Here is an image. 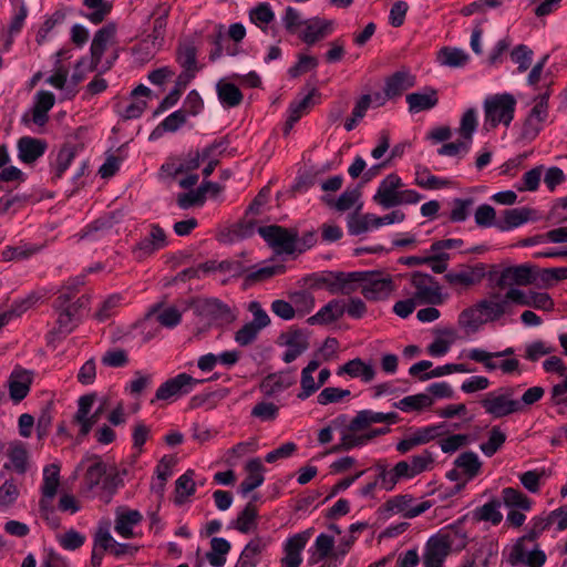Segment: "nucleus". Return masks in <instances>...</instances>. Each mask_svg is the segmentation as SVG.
I'll return each mask as SVG.
<instances>
[{
	"label": "nucleus",
	"mask_w": 567,
	"mask_h": 567,
	"mask_svg": "<svg viewBox=\"0 0 567 567\" xmlns=\"http://www.w3.org/2000/svg\"><path fill=\"white\" fill-rule=\"evenodd\" d=\"M505 441L506 434L495 425L488 432V440L480 445V450L485 456L492 457L501 450Z\"/></svg>",
	"instance_id": "nucleus-50"
},
{
	"label": "nucleus",
	"mask_w": 567,
	"mask_h": 567,
	"mask_svg": "<svg viewBox=\"0 0 567 567\" xmlns=\"http://www.w3.org/2000/svg\"><path fill=\"white\" fill-rule=\"evenodd\" d=\"M409 112L416 114L423 111H430L439 104L437 90L432 86H425L422 91L409 93L405 96Z\"/></svg>",
	"instance_id": "nucleus-19"
},
{
	"label": "nucleus",
	"mask_w": 567,
	"mask_h": 567,
	"mask_svg": "<svg viewBox=\"0 0 567 567\" xmlns=\"http://www.w3.org/2000/svg\"><path fill=\"white\" fill-rule=\"evenodd\" d=\"M257 499L258 496L254 495L252 501L248 502L243 511L238 513L236 519L231 522L233 528L241 534H248L257 527L258 509L254 504Z\"/></svg>",
	"instance_id": "nucleus-26"
},
{
	"label": "nucleus",
	"mask_w": 567,
	"mask_h": 567,
	"mask_svg": "<svg viewBox=\"0 0 567 567\" xmlns=\"http://www.w3.org/2000/svg\"><path fill=\"white\" fill-rule=\"evenodd\" d=\"M84 462H91L85 471L83 482L86 488L92 491L100 484L102 485L103 478L106 474V464L102 461L101 456L95 454L86 456L82 460L81 464Z\"/></svg>",
	"instance_id": "nucleus-24"
},
{
	"label": "nucleus",
	"mask_w": 567,
	"mask_h": 567,
	"mask_svg": "<svg viewBox=\"0 0 567 567\" xmlns=\"http://www.w3.org/2000/svg\"><path fill=\"white\" fill-rule=\"evenodd\" d=\"M518 386H501L491 391L480 401L484 411L494 419H501L519 413L518 400L514 399Z\"/></svg>",
	"instance_id": "nucleus-3"
},
{
	"label": "nucleus",
	"mask_w": 567,
	"mask_h": 567,
	"mask_svg": "<svg viewBox=\"0 0 567 567\" xmlns=\"http://www.w3.org/2000/svg\"><path fill=\"white\" fill-rule=\"evenodd\" d=\"M508 301L509 299H506V297L501 301H493L488 299L478 301V307L482 309L485 323L501 319V317L507 311L509 306Z\"/></svg>",
	"instance_id": "nucleus-45"
},
{
	"label": "nucleus",
	"mask_w": 567,
	"mask_h": 567,
	"mask_svg": "<svg viewBox=\"0 0 567 567\" xmlns=\"http://www.w3.org/2000/svg\"><path fill=\"white\" fill-rule=\"evenodd\" d=\"M60 465L55 463L49 464L43 468L41 492L44 498L53 499L56 495L60 484Z\"/></svg>",
	"instance_id": "nucleus-38"
},
{
	"label": "nucleus",
	"mask_w": 567,
	"mask_h": 567,
	"mask_svg": "<svg viewBox=\"0 0 567 567\" xmlns=\"http://www.w3.org/2000/svg\"><path fill=\"white\" fill-rule=\"evenodd\" d=\"M320 362L318 360H311L301 371V391L298 393L297 398L300 400H306L310 395L317 392L320 388L318 383L315 382L312 373L319 368Z\"/></svg>",
	"instance_id": "nucleus-39"
},
{
	"label": "nucleus",
	"mask_w": 567,
	"mask_h": 567,
	"mask_svg": "<svg viewBox=\"0 0 567 567\" xmlns=\"http://www.w3.org/2000/svg\"><path fill=\"white\" fill-rule=\"evenodd\" d=\"M474 219L475 224L481 228L496 227L498 223L494 207L488 204H482L476 208Z\"/></svg>",
	"instance_id": "nucleus-57"
},
{
	"label": "nucleus",
	"mask_w": 567,
	"mask_h": 567,
	"mask_svg": "<svg viewBox=\"0 0 567 567\" xmlns=\"http://www.w3.org/2000/svg\"><path fill=\"white\" fill-rule=\"evenodd\" d=\"M477 127V114L475 109H468L465 111L461 118V124L458 128L460 135L463 137V140L467 141L468 143L472 142L473 134L476 131Z\"/></svg>",
	"instance_id": "nucleus-58"
},
{
	"label": "nucleus",
	"mask_w": 567,
	"mask_h": 567,
	"mask_svg": "<svg viewBox=\"0 0 567 567\" xmlns=\"http://www.w3.org/2000/svg\"><path fill=\"white\" fill-rule=\"evenodd\" d=\"M346 313V305L342 300L332 299L324 305L316 315L307 319V323L329 324L339 320Z\"/></svg>",
	"instance_id": "nucleus-22"
},
{
	"label": "nucleus",
	"mask_w": 567,
	"mask_h": 567,
	"mask_svg": "<svg viewBox=\"0 0 567 567\" xmlns=\"http://www.w3.org/2000/svg\"><path fill=\"white\" fill-rule=\"evenodd\" d=\"M217 95L225 107H236L238 106L244 99V95L238 86H236L234 83L219 81L217 83Z\"/></svg>",
	"instance_id": "nucleus-37"
},
{
	"label": "nucleus",
	"mask_w": 567,
	"mask_h": 567,
	"mask_svg": "<svg viewBox=\"0 0 567 567\" xmlns=\"http://www.w3.org/2000/svg\"><path fill=\"white\" fill-rule=\"evenodd\" d=\"M530 213L532 209L526 207L505 209L502 219H498L496 224V228L501 231L516 228L529 220Z\"/></svg>",
	"instance_id": "nucleus-32"
},
{
	"label": "nucleus",
	"mask_w": 567,
	"mask_h": 567,
	"mask_svg": "<svg viewBox=\"0 0 567 567\" xmlns=\"http://www.w3.org/2000/svg\"><path fill=\"white\" fill-rule=\"evenodd\" d=\"M32 375L27 370H13L9 380V394L14 402L22 401L30 391Z\"/></svg>",
	"instance_id": "nucleus-25"
},
{
	"label": "nucleus",
	"mask_w": 567,
	"mask_h": 567,
	"mask_svg": "<svg viewBox=\"0 0 567 567\" xmlns=\"http://www.w3.org/2000/svg\"><path fill=\"white\" fill-rule=\"evenodd\" d=\"M414 85L415 76L408 70H399L385 79L383 92L386 99L393 100Z\"/></svg>",
	"instance_id": "nucleus-18"
},
{
	"label": "nucleus",
	"mask_w": 567,
	"mask_h": 567,
	"mask_svg": "<svg viewBox=\"0 0 567 567\" xmlns=\"http://www.w3.org/2000/svg\"><path fill=\"white\" fill-rule=\"evenodd\" d=\"M76 155L75 146L71 144L63 145L58 152L55 162L52 163L53 178L60 179L69 168Z\"/></svg>",
	"instance_id": "nucleus-43"
},
{
	"label": "nucleus",
	"mask_w": 567,
	"mask_h": 567,
	"mask_svg": "<svg viewBox=\"0 0 567 567\" xmlns=\"http://www.w3.org/2000/svg\"><path fill=\"white\" fill-rule=\"evenodd\" d=\"M83 6L91 9L90 13H82L93 24L102 23L112 10V4L105 0H83Z\"/></svg>",
	"instance_id": "nucleus-44"
},
{
	"label": "nucleus",
	"mask_w": 567,
	"mask_h": 567,
	"mask_svg": "<svg viewBox=\"0 0 567 567\" xmlns=\"http://www.w3.org/2000/svg\"><path fill=\"white\" fill-rule=\"evenodd\" d=\"M277 343L288 348L282 355V360L286 363H291L309 348L308 336L302 329L296 327H291L288 331L281 332Z\"/></svg>",
	"instance_id": "nucleus-10"
},
{
	"label": "nucleus",
	"mask_w": 567,
	"mask_h": 567,
	"mask_svg": "<svg viewBox=\"0 0 567 567\" xmlns=\"http://www.w3.org/2000/svg\"><path fill=\"white\" fill-rule=\"evenodd\" d=\"M142 518V514L136 509L118 514L115 519V532L124 538H131L134 535L133 526L141 523Z\"/></svg>",
	"instance_id": "nucleus-40"
},
{
	"label": "nucleus",
	"mask_w": 567,
	"mask_h": 567,
	"mask_svg": "<svg viewBox=\"0 0 567 567\" xmlns=\"http://www.w3.org/2000/svg\"><path fill=\"white\" fill-rule=\"evenodd\" d=\"M516 99L511 93L489 95L484 100V124L489 128H496L499 124L508 127L514 118Z\"/></svg>",
	"instance_id": "nucleus-2"
},
{
	"label": "nucleus",
	"mask_w": 567,
	"mask_h": 567,
	"mask_svg": "<svg viewBox=\"0 0 567 567\" xmlns=\"http://www.w3.org/2000/svg\"><path fill=\"white\" fill-rule=\"evenodd\" d=\"M115 34L116 25L112 22L103 25L95 32L90 48L91 62L87 69L89 72H93L97 69L107 44L113 42Z\"/></svg>",
	"instance_id": "nucleus-13"
},
{
	"label": "nucleus",
	"mask_w": 567,
	"mask_h": 567,
	"mask_svg": "<svg viewBox=\"0 0 567 567\" xmlns=\"http://www.w3.org/2000/svg\"><path fill=\"white\" fill-rule=\"evenodd\" d=\"M441 532L451 539V550L460 553L468 544L466 533L460 529L455 524L442 528Z\"/></svg>",
	"instance_id": "nucleus-60"
},
{
	"label": "nucleus",
	"mask_w": 567,
	"mask_h": 567,
	"mask_svg": "<svg viewBox=\"0 0 567 567\" xmlns=\"http://www.w3.org/2000/svg\"><path fill=\"white\" fill-rule=\"evenodd\" d=\"M245 468L247 471V476L239 484V492L243 495H247L248 493L252 492L254 489L262 485L265 481V466L262 465L260 458L256 457L248 461Z\"/></svg>",
	"instance_id": "nucleus-23"
},
{
	"label": "nucleus",
	"mask_w": 567,
	"mask_h": 567,
	"mask_svg": "<svg viewBox=\"0 0 567 567\" xmlns=\"http://www.w3.org/2000/svg\"><path fill=\"white\" fill-rule=\"evenodd\" d=\"M265 549V544L260 537H256L244 547L235 567H257L259 556Z\"/></svg>",
	"instance_id": "nucleus-34"
},
{
	"label": "nucleus",
	"mask_w": 567,
	"mask_h": 567,
	"mask_svg": "<svg viewBox=\"0 0 567 567\" xmlns=\"http://www.w3.org/2000/svg\"><path fill=\"white\" fill-rule=\"evenodd\" d=\"M200 312L215 319H229L231 317L230 308L216 298L204 300L200 305Z\"/></svg>",
	"instance_id": "nucleus-54"
},
{
	"label": "nucleus",
	"mask_w": 567,
	"mask_h": 567,
	"mask_svg": "<svg viewBox=\"0 0 567 567\" xmlns=\"http://www.w3.org/2000/svg\"><path fill=\"white\" fill-rule=\"evenodd\" d=\"M359 275L351 286L353 292L360 289L362 296L368 301H381L390 297L395 289V285L390 276H383L375 271H350Z\"/></svg>",
	"instance_id": "nucleus-1"
},
{
	"label": "nucleus",
	"mask_w": 567,
	"mask_h": 567,
	"mask_svg": "<svg viewBox=\"0 0 567 567\" xmlns=\"http://www.w3.org/2000/svg\"><path fill=\"white\" fill-rule=\"evenodd\" d=\"M403 187L402 179L396 174H389L383 178L373 195V202L384 209L396 207L400 188Z\"/></svg>",
	"instance_id": "nucleus-14"
},
{
	"label": "nucleus",
	"mask_w": 567,
	"mask_h": 567,
	"mask_svg": "<svg viewBox=\"0 0 567 567\" xmlns=\"http://www.w3.org/2000/svg\"><path fill=\"white\" fill-rule=\"evenodd\" d=\"M258 234L270 248H296L298 229L279 225H267L258 228Z\"/></svg>",
	"instance_id": "nucleus-8"
},
{
	"label": "nucleus",
	"mask_w": 567,
	"mask_h": 567,
	"mask_svg": "<svg viewBox=\"0 0 567 567\" xmlns=\"http://www.w3.org/2000/svg\"><path fill=\"white\" fill-rule=\"evenodd\" d=\"M18 157L24 164H32L40 158L48 148L44 140L22 136L18 140Z\"/></svg>",
	"instance_id": "nucleus-20"
},
{
	"label": "nucleus",
	"mask_w": 567,
	"mask_h": 567,
	"mask_svg": "<svg viewBox=\"0 0 567 567\" xmlns=\"http://www.w3.org/2000/svg\"><path fill=\"white\" fill-rule=\"evenodd\" d=\"M503 503L511 508H519L522 511H529L532 508V501L522 491L514 487H505L502 491Z\"/></svg>",
	"instance_id": "nucleus-46"
},
{
	"label": "nucleus",
	"mask_w": 567,
	"mask_h": 567,
	"mask_svg": "<svg viewBox=\"0 0 567 567\" xmlns=\"http://www.w3.org/2000/svg\"><path fill=\"white\" fill-rule=\"evenodd\" d=\"M456 468H461L468 480L476 477L482 468V462L478 455L473 451L461 453L454 461Z\"/></svg>",
	"instance_id": "nucleus-42"
},
{
	"label": "nucleus",
	"mask_w": 567,
	"mask_h": 567,
	"mask_svg": "<svg viewBox=\"0 0 567 567\" xmlns=\"http://www.w3.org/2000/svg\"><path fill=\"white\" fill-rule=\"evenodd\" d=\"M357 276L343 271L313 272L305 278V282L311 289L326 288L331 295H351V284L355 281Z\"/></svg>",
	"instance_id": "nucleus-4"
},
{
	"label": "nucleus",
	"mask_w": 567,
	"mask_h": 567,
	"mask_svg": "<svg viewBox=\"0 0 567 567\" xmlns=\"http://www.w3.org/2000/svg\"><path fill=\"white\" fill-rule=\"evenodd\" d=\"M501 505L502 502L498 498L494 497L484 505L476 507L473 511V518L476 522H489L494 526H496L501 524V522L503 520V515L499 512Z\"/></svg>",
	"instance_id": "nucleus-35"
},
{
	"label": "nucleus",
	"mask_w": 567,
	"mask_h": 567,
	"mask_svg": "<svg viewBox=\"0 0 567 567\" xmlns=\"http://www.w3.org/2000/svg\"><path fill=\"white\" fill-rule=\"evenodd\" d=\"M281 20L286 31L290 34H295L298 29L302 25L305 27V22H307V20L302 19L301 13L292 7L285 9Z\"/></svg>",
	"instance_id": "nucleus-64"
},
{
	"label": "nucleus",
	"mask_w": 567,
	"mask_h": 567,
	"mask_svg": "<svg viewBox=\"0 0 567 567\" xmlns=\"http://www.w3.org/2000/svg\"><path fill=\"white\" fill-rule=\"evenodd\" d=\"M433 404V399L426 393H417L409 395L394 403L396 409L404 412L420 411L425 408H430Z\"/></svg>",
	"instance_id": "nucleus-48"
},
{
	"label": "nucleus",
	"mask_w": 567,
	"mask_h": 567,
	"mask_svg": "<svg viewBox=\"0 0 567 567\" xmlns=\"http://www.w3.org/2000/svg\"><path fill=\"white\" fill-rule=\"evenodd\" d=\"M176 60L179 65L187 72L188 80L195 78L198 71L197 66V49L193 42L181 43L177 48Z\"/></svg>",
	"instance_id": "nucleus-29"
},
{
	"label": "nucleus",
	"mask_w": 567,
	"mask_h": 567,
	"mask_svg": "<svg viewBox=\"0 0 567 567\" xmlns=\"http://www.w3.org/2000/svg\"><path fill=\"white\" fill-rule=\"evenodd\" d=\"M207 187H214L218 190V188L212 184H200L196 190L179 194L177 196L178 206L183 209H187L192 206L203 205L206 199Z\"/></svg>",
	"instance_id": "nucleus-49"
},
{
	"label": "nucleus",
	"mask_w": 567,
	"mask_h": 567,
	"mask_svg": "<svg viewBox=\"0 0 567 567\" xmlns=\"http://www.w3.org/2000/svg\"><path fill=\"white\" fill-rule=\"evenodd\" d=\"M415 183L416 185L425 189H439L446 187L450 184L449 181L442 179L430 174V172L426 168H423L422 172L420 169L416 171Z\"/></svg>",
	"instance_id": "nucleus-62"
},
{
	"label": "nucleus",
	"mask_w": 567,
	"mask_h": 567,
	"mask_svg": "<svg viewBox=\"0 0 567 567\" xmlns=\"http://www.w3.org/2000/svg\"><path fill=\"white\" fill-rule=\"evenodd\" d=\"M295 383L293 377L285 373H270L260 383V390L268 396L290 388Z\"/></svg>",
	"instance_id": "nucleus-36"
},
{
	"label": "nucleus",
	"mask_w": 567,
	"mask_h": 567,
	"mask_svg": "<svg viewBox=\"0 0 567 567\" xmlns=\"http://www.w3.org/2000/svg\"><path fill=\"white\" fill-rule=\"evenodd\" d=\"M485 266L476 265L458 272H449L445 279L451 285L473 286L480 282L485 277Z\"/></svg>",
	"instance_id": "nucleus-30"
},
{
	"label": "nucleus",
	"mask_w": 567,
	"mask_h": 567,
	"mask_svg": "<svg viewBox=\"0 0 567 567\" xmlns=\"http://www.w3.org/2000/svg\"><path fill=\"white\" fill-rule=\"evenodd\" d=\"M495 281L499 288L511 287L513 285H532L535 284V269L528 265L507 267L501 271Z\"/></svg>",
	"instance_id": "nucleus-15"
},
{
	"label": "nucleus",
	"mask_w": 567,
	"mask_h": 567,
	"mask_svg": "<svg viewBox=\"0 0 567 567\" xmlns=\"http://www.w3.org/2000/svg\"><path fill=\"white\" fill-rule=\"evenodd\" d=\"M371 103V96L365 94L361 96V99L355 103L351 117H348L344 122V128L350 132L352 131L357 124L358 121L361 120L367 110L369 109Z\"/></svg>",
	"instance_id": "nucleus-61"
},
{
	"label": "nucleus",
	"mask_w": 567,
	"mask_h": 567,
	"mask_svg": "<svg viewBox=\"0 0 567 567\" xmlns=\"http://www.w3.org/2000/svg\"><path fill=\"white\" fill-rule=\"evenodd\" d=\"M71 300L72 299L69 298V295H59L52 303V307L58 315L56 330L60 334L66 336L71 333L82 319L81 313L74 308Z\"/></svg>",
	"instance_id": "nucleus-7"
},
{
	"label": "nucleus",
	"mask_w": 567,
	"mask_h": 567,
	"mask_svg": "<svg viewBox=\"0 0 567 567\" xmlns=\"http://www.w3.org/2000/svg\"><path fill=\"white\" fill-rule=\"evenodd\" d=\"M458 323L462 327L470 329L472 332H476L480 327L485 323L482 309L478 307V302L464 309L460 313Z\"/></svg>",
	"instance_id": "nucleus-47"
},
{
	"label": "nucleus",
	"mask_w": 567,
	"mask_h": 567,
	"mask_svg": "<svg viewBox=\"0 0 567 567\" xmlns=\"http://www.w3.org/2000/svg\"><path fill=\"white\" fill-rule=\"evenodd\" d=\"M506 299L519 306L533 307L544 311H551L555 306L551 297L547 292H524L516 288H511L506 292Z\"/></svg>",
	"instance_id": "nucleus-11"
},
{
	"label": "nucleus",
	"mask_w": 567,
	"mask_h": 567,
	"mask_svg": "<svg viewBox=\"0 0 567 567\" xmlns=\"http://www.w3.org/2000/svg\"><path fill=\"white\" fill-rule=\"evenodd\" d=\"M550 526V518L546 517H534L532 520V527L524 536L519 537L515 545L513 546L509 556L507 558V563L511 566H516L524 558V542H534L536 540L543 532H545Z\"/></svg>",
	"instance_id": "nucleus-12"
},
{
	"label": "nucleus",
	"mask_w": 567,
	"mask_h": 567,
	"mask_svg": "<svg viewBox=\"0 0 567 567\" xmlns=\"http://www.w3.org/2000/svg\"><path fill=\"white\" fill-rule=\"evenodd\" d=\"M439 59L443 65L458 68L467 62V55L460 49L443 48L439 53Z\"/></svg>",
	"instance_id": "nucleus-59"
},
{
	"label": "nucleus",
	"mask_w": 567,
	"mask_h": 567,
	"mask_svg": "<svg viewBox=\"0 0 567 567\" xmlns=\"http://www.w3.org/2000/svg\"><path fill=\"white\" fill-rule=\"evenodd\" d=\"M249 19L258 28L266 30V27L275 20V13L267 2H262L250 10Z\"/></svg>",
	"instance_id": "nucleus-56"
},
{
	"label": "nucleus",
	"mask_w": 567,
	"mask_h": 567,
	"mask_svg": "<svg viewBox=\"0 0 567 567\" xmlns=\"http://www.w3.org/2000/svg\"><path fill=\"white\" fill-rule=\"evenodd\" d=\"M451 551V539L440 529L425 544L423 565L425 567H443V563Z\"/></svg>",
	"instance_id": "nucleus-9"
},
{
	"label": "nucleus",
	"mask_w": 567,
	"mask_h": 567,
	"mask_svg": "<svg viewBox=\"0 0 567 567\" xmlns=\"http://www.w3.org/2000/svg\"><path fill=\"white\" fill-rule=\"evenodd\" d=\"M452 209L449 214V220L451 223H463L465 221L474 205V198H454L451 203Z\"/></svg>",
	"instance_id": "nucleus-51"
},
{
	"label": "nucleus",
	"mask_w": 567,
	"mask_h": 567,
	"mask_svg": "<svg viewBox=\"0 0 567 567\" xmlns=\"http://www.w3.org/2000/svg\"><path fill=\"white\" fill-rule=\"evenodd\" d=\"M101 362L110 368H124L128 364V355L124 349H110L101 358Z\"/></svg>",
	"instance_id": "nucleus-63"
},
{
	"label": "nucleus",
	"mask_w": 567,
	"mask_h": 567,
	"mask_svg": "<svg viewBox=\"0 0 567 567\" xmlns=\"http://www.w3.org/2000/svg\"><path fill=\"white\" fill-rule=\"evenodd\" d=\"M203 382L204 380L195 379L185 372L179 373L158 386L154 399L151 400V403H155V401H174L188 394L196 385Z\"/></svg>",
	"instance_id": "nucleus-6"
},
{
	"label": "nucleus",
	"mask_w": 567,
	"mask_h": 567,
	"mask_svg": "<svg viewBox=\"0 0 567 567\" xmlns=\"http://www.w3.org/2000/svg\"><path fill=\"white\" fill-rule=\"evenodd\" d=\"M159 14L154 20L153 30L150 33L148 38L152 39L153 45L161 47L166 32V25H167V17L169 13V8L166 6L158 7Z\"/></svg>",
	"instance_id": "nucleus-53"
},
{
	"label": "nucleus",
	"mask_w": 567,
	"mask_h": 567,
	"mask_svg": "<svg viewBox=\"0 0 567 567\" xmlns=\"http://www.w3.org/2000/svg\"><path fill=\"white\" fill-rule=\"evenodd\" d=\"M340 430H341L340 442L332 445L327 451V454H338V453H342V452H348L355 447H360V446H363L367 444L364 434H357V432L350 431L349 426H347V424L344 426H341Z\"/></svg>",
	"instance_id": "nucleus-31"
},
{
	"label": "nucleus",
	"mask_w": 567,
	"mask_h": 567,
	"mask_svg": "<svg viewBox=\"0 0 567 567\" xmlns=\"http://www.w3.org/2000/svg\"><path fill=\"white\" fill-rule=\"evenodd\" d=\"M230 548L231 545L227 539L213 537L210 540V551L206 554V558L213 567H223Z\"/></svg>",
	"instance_id": "nucleus-41"
},
{
	"label": "nucleus",
	"mask_w": 567,
	"mask_h": 567,
	"mask_svg": "<svg viewBox=\"0 0 567 567\" xmlns=\"http://www.w3.org/2000/svg\"><path fill=\"white\" fill-rule=\"evenodd\" d=\"M547 243L564 244L567 243V226L554 228L545 234L528 236L517 243L518 247H532L545 245Z\"/></svg>",
	"instance_id": "nucleus-28"
},
{
	"label": "nucleus",
	"mask_w": 567,
	"mask_h": 567,
	"mask_svg": "<svg viewBox=\"0 0 567 567\" xmlns=\"http://www.w3.org/2000/svg\"><path fill=\"white\" fill-rule=\"evenodd\" d=\"M303 250H275L274 255L262 266L249 271L246 276L248 282L266 281L286 271L285 262L296 259Z\"/></svg>",
	"instance_id": "nucleus-5"
},
{
	"label": "nucleus",
	"mask_w": 567,
	"mask_h": 567,
	"mask_svg": "<svg viewBox=\"0 0 567 567\" xmlns=\"http://www.w3.org/2000/svg\"><path fill=\"white\" fill-rule=\"evenodd\" d=\"M548 116L549 111L545 109V104L535 103L523 123L520 137L529 142L534 141L542 132Z\"/></svg>",
	"instance_id": "nucleus-16"
},
{
	"label": "nucleus",
	"mask_w": 567,
	"mask_h": 567,
	"mask_svg": "<svg viewBox=\"0 0 567 567\" xmlns=\"http://www.w3.org/2000/svg\"><path fill=\"white\" fill-rule=\"evenodd\" d=\"M55 102L54 94L49 91H39L32 107V121L39 126H43L49 121V111Z\"/></svg>",
	"instance_id": "nucleus-27"
},
{
	"label": "nucleus",
	"mask_w": 567,
	"mask_h": 567,
	"mask_svg": "<svg viewBox=\"0 0 567 567\" xmlns=\"http://www.w3.org/2000/svg\"><path fill=\"white\" fill-rule=\"evenodd\" d=\"M333 545L334 539L332 536H329L323 533L318 535L313 545L315 551L309 557V564H317L319 560H322L326 557H328L333 549Z\"/></svg>",
	"instance_id": "nucleus-52"
},
{
	"label": "nucleus",
	"mask_w": 567,
	"mask_h": 567,
	"mask_svg": "<svg viewBox=\"0 0 567 567\" xmlns=\"http://www.w3.org/2000/svg\"><path fill=\"white\" fill-rule=\"evenodd\" d=\"M334 21L319 17L308 19L305 22V30L300 33V39L308 45H313L323 40L333 32Z\"/></svg>",
	"instance_id": "nucleus-17"
},
{
	"label": "nucleus",
	"mask_w": 567,
	"mask_h": 567,
	"mask_svg": "<svg viewBox=\"0 0 567 567\" xmlns=\"http://www.w3.org/2000/svg\"><path fill=\"white\" fill-rule=\"evenodd\" d=\"M320 92L312 87L301 99L293 100L288 107L290 126H293L303 115L309 113L311 107L320 103Z\"/></svg>",
	"instance_id": "nucleus-21"
},
{
	"label": "nucleus",
	"mask_w": 567,
	"mask_h": 567,
	"mask_svg": "<svg viewBox=\"0 0 567 567\" xmlns=\"http://www.w3.org/2000/svg\"><path fill=\"white\" fill-rule=\"evenodd\" d=\"M195 472L193 470H187L184 474H182L176 480V493L178 494L181 489L184 491L182 495H177L175 498V503L181 505L184 503L186 497H189L195 494V482H194Z\"/></svg>",
	"instance_id": "nucleus-55"
},
{
	"label": "nucleus",
	"mask_w": 567,
	"mask_h": 567,
	"mask_svg": "<svg viewBox=\"0 0 567 567\" xmlns=\"http://www.w3.org/2000/svg\"><path fill=\"white\" fill-rule=\"evenodd\" d=\"M348 374L351 378H361L364 382H370L375 375V371L372 365L365 364L360 358L349 360L347 363L341 365L338 370V374Z\"/></svg>",
	"instance_id": "nucleus-33"
}]
</instances>
